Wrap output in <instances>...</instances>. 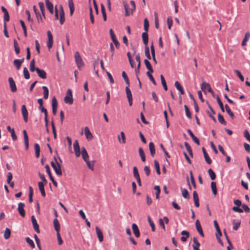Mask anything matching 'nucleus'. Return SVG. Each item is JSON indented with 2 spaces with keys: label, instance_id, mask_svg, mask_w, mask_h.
I'll use <instances>...</instances> for the list:
<instances>
[{
  "label": "nucleus",
  "instance_id": "44",
  "mask_svg": "<svg viewBox=\"0 0 250 250\" xmlns=\"http://www.w3.org/2000/svg\"><path fill=\"white\" fill-rule=\"evenodd\" d=\"M11 230L8 228H6L4 231V237L5 239H8L10 237Z\"/></svg>",
  "mask_w": 250,
  "mask_h": 250
},
{
  "label": "nucleus",
  "instance_id": "31",
  "mask_svg": "<svg viewBox=\"0 0 250 250\" xmlns=\"http://www.w3.org/2000/svg\"><path fill=\"white\" fill-rule=\"evenodd\" d=\"M250 38V32H247L245 34V37L242 41V46H245L246 45L247 42L249 40Z\"/></svg>",
  "mask_w": 250,
  "mask_h": 250
},
{
  "label": "nucleus",
  "instance_id": "23",
  "mask_svg": "<svg viewBox=\"0 0 250 250\" xmlns=\"http://www.w3.org/2000/svg\"><path fill=\"white\" fill-rule=\"evenodd\" d=\"M7 130L11 133V137L13 141H16L17 140V136L15 134V130L14 128H12L10 126L8 125L7 126Z\"/></svg>",
  "mask_w": 250,
  "mask_h": 250
},
{
  "label": "nucleus",
  "instance_id": "39",
  "mask_svg": "<svg viewBox=\"0 0 250 250\" xmlns=\"http://www.w3.org/2000/svg\"><path fill=\"white\" fill-rule=\"evenodd\" d=\"M218 120L220 124L224 125H226L227 122L225 120L223 116L220 113L218 114Z\"/></svg>",
  "mask_w": 250,
  "mask_h": 250
},
{
  "label": "nucleus",
  "instance_id": "9",
  "mask_svg": "<svg viewBox=\"0 0 250 250\" xmlns=\"http://www.w3.org/2000/svg\"><path fill=\"white\" fill-rule=\"evenodd\" d=\"M21 113L24 122L27 123L28 122V113L26 109V106L24 104L22 105L21 106Z\"/></svg>",
  "mask_w": 250,
  "mask_h": 250
},
{
  "label": "nucleus",
  "instance_id": "61",
  "mask_svg": "<svg viewBox=\"0 0 250 250\" xmlns=\"http://www.w3.org/2000/svg\"><path fill=\"white\" fill-rule=\"evenodd\" d=\"M146 75L147 76H148V77L149 78V80L151 81V82L154 84V85H156V81H155L153 76L151 75V74H150V73H149V72H146Z\"/></svg>",
  "mask_w": 250,
  "mask_h": 250
},
{
  "label": "nucleus",
  "instance_id": "41",
  "mask_svg": "<svg viewBox=\"0 0 250 250\" xmlns=\"http://www.w3.org/2000/svg\"><path fill=\"white\" fill-rule=\"evenodd\" d=\"M160 78H161V83H162V84L164 87V90L166 91L167 90V85L166 80L164 78V77L163 76V75H161Z\"/></svg>",
  "mask_w": 250,
  "mask_h": 250
},
{
  "label": "nucleus",
  "instance_id": "34",
  "mask_svg": "<svg viewBox=\"0 0 250 250\" xmlns=\"http://www.w3.org/2000/svg\"><path fill=\"white\" fill-rule=\"evenodd\" d=\"M181 192L182 196L185 199H189L190 196L189 195L188 191L185 188H181Z\"/></svg>",
  "mask_w": 250,
  "mask_h": 250
},
{
  "label": "nucleus",
  "instance_id": "7",
  "mask_svg": "<svg viewBox=\"0 0 250 250\" xmlns=\"http://www.w3.org/2000/svg\"><path fill=\"white\" fill-rule=\"evenodd\" d=\"M25 205L23 203L20 202L18 204V211L20 215L22 217L24 218L25 216V211L24 209Z\"/></svg>",
  "mask_w": 250,
  "mask_h": 250
},
{
  "label": "nucleus",
  "instance_id": "19",
  "mask_svg": "<svg viewBox=\"0 0 250 250\" xmlns=\"http://www.w3.org/2000/svg\"><path fill=\"white\" fill-rule=\"evenodd\" d=\"M23 61L24 58H22L21 59H15L14 61V64L17 70H19L20 68L21 63L23 62Z\"/></svg>",
  "mask_w": 250,
  "mask_h": 250
},
{
  "label": "nucleus",
  "instance_id": "42",
  "mask_svg": "<svg viewBox=\"0 0 250 250\" xmlns=\"http://www.w3.org/2000/svg\"><path fill=\"white\" fill-rule=\"evenodd\" d=\"M145 53L146 56L147 58V59L150 60L151 56H150V52H149V48L148 46H147V44L146 45H145Z\"/></svg>",
  "mask_w": 250,
  "mask_h": 250
},
{
  "label": "nucleus",
  "instance_id": "17",
  "mask_svg": "<svg viewBox=\"0 0 250 250\" xmlns=\"http://www.w3.org/2000/svg\"><path fill=\"white\" fill-rule=\"evenodd\" d=\"M36 72L38 74L39 77L41 78L45 79L46 78V73L44 70H42L39 69V68H37Z\"/></svg>",
  "mask_w": 250,
  "mask_h": 250
},
{
  "label": "nucleus",
  "instance_id": "29",
  "mask_svg": "<svg viewBox=\"0 0 250 250\" xmlns=\"http://www.w3.org/2000/svg\"><path fill=\"white\" fill-rule=\"evenodd\" d=\"M68 6L70 10V15L72 16L75 10L73 0H68Z\"/></svg>",
  "mask_w": 250,
  "mask_h": 250
},
{
  "label": "nucleus",
  "instance_id": "45",
  "mask_svg": "<svg viewBox=\"0 0 250 250\" xmlns=\"http://www.w3.org/2000/svg\"><path fill=\"white\" fill-rule=\"evenodd\" d=\"M35 60L32 59L30 63V70L31 72L36 71L37 68L35 66Z\"/></svg>",
  "mask_w": 250,
  "mask_h": 250
},
{
  "label": "nucleus",
  "instance_id": "46",
  "mask_svg": "<svg viewBox=\"0 0 250 250\" xmlns=\"http://www.w3.org/2000/svg\"><path fill=\"white\" fill-rule=\"evenodd\" d=\"M155 168L156 170V172L158 175H160L161 174V171L160 169V166L157 160H154V162Z\"/></svg>",
  "mask_w": 250,
  "mask_h": 250
},
{
  "label": "nucleus",
  "instance_id": "25",
  "mask_svg": "<svg viewBox=\"0 0 250 250\" xmlns=\"http://www.w3.org/2000/svg\"><path fill=\"white\" fill-rule=\"evenodd\" d=\"M45 2L47 8L49 11L50 13L53 14L54 12L53 4L50 2L49 0H45Z\"/></svg>",
  "mask_w": 250,
  "mask_h": 250
},
{
  "label": "nucleus",
  "instance_id": "40",
  "mask_svg": "<svg viewBox=\"0 0 250 250\" xmlns=\"http://www.w3.org/2000/svg\"><path fill=\"white\" fill-rule=\"evenodd\" d=\"M42 88L43 90V98L45 99H47L48 98V95H49L48 89L45 86H43Z\"/></svg>",
  "mask_w": 250,
  "mask_h": 250
},
{
  "label": "nucleus",
  "instance_id": "38",
  "mask_svg": "<svg viewBox=\"0 0 250 250\" xmlns=\"http://www.w3.org/2000/svg\"><path fill=\"white\" fill-rule=\"evenodd\" d=\"M189 174H190V178L191 183L193 188H196V185L195 181L192 170L189 171Z\"/></svg>",
  "mask_w": 250,
  "mask_h": 250
},
{
  "label": "nucleus",
  "instance_id": "54",
  "mask_svg": "<svg viewBox=\"0 0 250 250\" xmlns=\"http://www.w3.org/2000/svg\"><path fill=\"white\" fill-rule=\"evenodd\" d=\"M133 176L136 179L140 177L139 173L136 167H133Z\"/></svg>",
  "mask_w": 250,
  "mask_h": 250
},
{
  "label": "nucleus",
  "instance_id": "58",
  "mask_svg": "<svg viewBox=\"0 0 250 250\" xmlns=\"http://www.w3.org/2000/svg\"><path fill=\"white\" fill-rule=\"evenodd\" d=\"M234 72L238 76V77L239 78V79L242 82H243L244 81V77L242 75L240 71H239L238 70H234Z\"/></svg>",
  "mask_w": 250,
  "mask_h": 250
},
{
  "label": "nucleus",
  "instance_id": "60",
  "mask_svg": "<svg viewBox=\"0 0 250 250\" xmlns=\"http://www.w3.org/2000/svg\"><path fill=\"white\" fill-rule=\"evenodd\" d=\"M148 222L149 223V225L151 228V230L152 231H155V225L153 223V222L151 220L150 216H148Z\"/></svg>",
  "mask_w": 250,
  "mask_h": 250
},
{
  "label": "nucleus",
  "instance_id": "3",
  "mask_svg": "<svg viewBox=\"0 0 250 250\" xmlns=\"http://www.w3.org/2000/svg\"><path fill=\"white\" fill-rule=\"evenodd\" d=\"M131 8L129 9L128 5L126 3L124 2V7L125 11V16H128L133 14V11L135 10V3L133 0H131L130 2Z\"/></svg>",
  "mask_w": 250,
  "mask_h": 250
},
{
  "label": "nucleus",
  "instance_id": "43",
  "mask_svg": "<svg viewBox=\"0 0 250 250\" xmlns=\"http://www.w3.org/2000/svg\"><path fill=\"white\" fill-rule=\"evenodd\" d=\"M29 202L31 203L33 202V189L32 187L30 186L29 188Z\"/></svg>",
  "mask_w": 250,
  "mask_h": 250
},
{
  "label": "nucleus",
  "instance_id": "35",
  "mask_svg": "<svg viewBox=\"0 0 250 250\" xmlns=\"http://www.w3.org/2000/svg\"><path fill=\"white\" fill-rule=\"evenodd\" d=\"M232 223L233 225V229L235 230H238L241 224L240 221H236L235 220H233L232 221Z\"/></svg>",
  "mask_w": 250,
  "mask_h": 250
},
{
  "label": "nucleus",
  "instance_id": "37",
  "mask_svg": "<svg viewBox=\"0 0 250 250\" xmlns=\"http://www.w3.org/2000/svg\"><path fill=\"white\" fill-rule=\"evenodd\" d=\"M101 11H102V13L103 17V19H104V21H106L107 17H106V14L104 6V4L103 3H101Z\"/></svg>",
  "mask_w": 250,
  "mask_h": 250
},
{
  "label": "nucleus",
  "instance_id": "12",
  "mask_svg": "<svg viewBox=\"0 0 250 250\" xmlns=\"http://www.w3.org/2000/svg\"><path fill=\"white\" fill-rule=\"evenodd\" d=\"M25 148L26 150H27L29 148V139L27 132L25 130H23V131Z\"/></svg>",
  "mask_w": 250,
  "mask_h": 250
},
{
  "label": "nucleus",
  "instance_id": "20",
  "mask_svg": "<svg viewBox=\"0 0 250 250\" xmlns=\"http://www.w3.org/2000/svg\"><path fill=\"white\" fill-rule=\"evenodd\" d=\"M44 184L42 182H38V186L39 190L41 193V195L42 197H44L46 196L45 190H44Z\"/></svg>",
  "mask_w": 250,
  "mask_h": 250
},
{
  "label": "nucleus",
  "instance_id": "11",
  "mask_svg": "<svg viewBox=\"0 0 250 250\" xmlns=\"http://www.w3.org/2000/svg\"><path fill=\"white\" fill-rule=\"evenodd\" d=\"M8 82L9 83L10 88L11 89V91L12 92H15L17 91V87L15 83V81H14L12 77H9L8 78Z\"/></svg>",
  "mask_w": 250,
  "mask_h": 250
},
{
  "label": "nucleus",
  "instance_id": "49",
  "mask_svg": "<svg viewBox=\"0 0 250 250\" xmlns=\"http://www.w3.org/2000/svg\"><path fill=\"white\" fill-rule=\"evenodd\" d=\"M122 77L124 78L127 85H128V86H129V80L126 73L125 71H123L122 72Z\"/></svg>",
  "mask_w": 250,
  "mask_h": 250
},
{
  "label": "nucleus",
  "instance_id": "26",
  "mask_svg": "<svg viewBox=\"0 0 250 250\" xmlns=\"http://www.w3.org/2000/svg\"><path fill=\"white\" fill-rule=\"evenodd\" d=\"M149 149L151 155L154 157L155 154V148L153 142H150L149 143Z\"/></svg>",
  "mask_w": 250,
  "mask_h": 250
},
{
  "label": "nucleus",
  "instance_id": "30",
  "mask_svg": "<svg viewBox=\"0 0 250 250\" xmlns=\"http://www.w3.org/2000/svg\"><path fill=\"white\" fill-rule=\"evenodd\" d=\"M34 149L35 150V156L36 158H38L40 157V147L38 144L36 143L34 144Z\"/></svg>",
  "mask_w": 250,
  "mask_h": 250
},
{
  "label": "nucleus",
  "instance_id": "52",
  "mask_svg": "<svg viewBox=\"0 0 250 250\" xmlns=\"http://www.w3.org/2000/svg\"><path fill=\"white\" fill-rule=\"evenodd\" d=\"M39 108L40 110H41V111L42 112H43L44 113V121L45 120H48V119H47V116H48V114H47V110L46 108H45L43 106L42 107H39Z\"/></svg>",
  "mask_w": 250,
  "mask_h": 250
},
{
  "label": "nucleus",
  "instance_id": "16",
  "mask_svg": "<svg viewBox=\"0 0 250 250\" xmlns=\"http://www.w3.org/2000/svg\"><path fill=\"white\" fill-rule=\"evenodd\" d=\"M84 134H85L86 138L88 141L91 140L93 138V135L90 131L89 129L87 126H86L84 128Z\"/></svg>",
  "mask_w": 250,
  "mask_h": 250
},
{
  "label": "nucleus",
  "instance_id": "53",
  "mask_svg": "<svg viewBox=\"0 0 250 250\" xmlns=\"http://www.w3.org/2000/svg\"><path fill=\"white\" fill-rule=\"evenodd\" d=\"M121 136L122 137V141H121L120 137L118 136V140L120 143L125 144V136L124 132H121Z\"/></svg>",
  "mask_w": 250,
  "mask_h": 250
},
{
  "label": "nucleus",
  "instance_id": "55",
  "mask_svg": "<svg viewBox=\"0 0 250 250\" xmlns=\"http://www.w3.org/2000/svg\"><path fill=\"white\" fill-rule=\"evenodd\" d=\"M45 168L46 169V171L47 173L48 174V176L49 177L50 179L51 180L53 178H54L53 177L52 175V174H51V171H50V167H49V165H46L45 166Z\"/></svg>",
  "mask_w": 250,
  "mask_h": 250
},
{
  "label": "nucleus",
  "instance_id": "33",
  "mask_svg": "<svg viewBox=\"0 0 250 250\" xmlns=\"http://www.w3.org/2000/svg\"><path fill=\"white\" fill-rule=\"evenodd\" d=\"M211 188L213 195L215 196L217 194V190L216 188V184L215 182L212 181L211 182Z\"/></svg>",
  "mask_w": 250,
  "mask_h": 250
},
{
  "label": "nucleus",
  "instance_id": "27",
  "mask_svg": "<svg viewBox=\"0 0 250 250\" xmlns=\"http://www.w3.org/2000/svg\"><path fill=\"white\" fill-rule=\"evenodd\" d=\"M193 244L192 245L193 248L194 250H200L199 248L200 246V243L198 241L197 238L194 237L193 238Z\"/></svg>",
  "mask_w": 250,
  "mask_h": 250
},
{
  "label": "nucleus",
  "instance_id": "13",
  "mask_svg": "<svg viewBox=\"0 0 250 250\" xmlns=\"http://www.w3.org/2000/svg\"><path fill=\"white\" fill-rule=\"evenodd\" d=\"M195 226H196V229L198 231V232H199V233L200 234V235L202 237H204V232H203V231L202 229V228L201 227V225L200 224V221L199 220H196V222H195Z\"/></svg>",
  "mask_w": 250,
  "mask_h": 250
},
{
  "label": "nucleus",
  "instance_id": "14",
  "mask_svg": "<svg viewBox=\"0 0 250 250\" xmlns=\"http://www.w3.org/2000/svg\"><path fill=\"white\" fill-rule=\"evenodd\" d=\"M31 221H32V224H33V228L35 229V230L37 232V233H40V229H39V225L37 223V222L34 217V215H32L31 216Z\"/></svg>",
  "mask_w": 250,
  "mask_h": 250
},
{
  "label": "nucleus",
  "instance_id": "48",
  "mask_svg": "<svg viewBox=\"0 0 250 250\" xmlns=\"http://www.w3.org/2000/svg\"><path fill=\"white\" fill-rule=\"evenodd\" d=\"M154 189L156 191V198L158 199L160 198V194L161 192L160 188L159 186H155Z\"/></svg>",
  "mask_w": 250,
  "mask_h": 250
},
{
  "label": "nucleus",
  "instance_id": "15",
  "mask_svg": "<svg viewBox=\"0 0 250 250\" xmlns=\"http://www.w3.org/2000/svg\"><path fill=\"white\" fill-rule=\"evenodd\" d=\"M132 229L133 232L134 234L135 235V236L137 238L139 237L140 236V232L139 228L136 224L133 223L132 225Z\"/></svg>",
  "mask_w": 250,
  "mask_h": 250
},
{
  "label": "nucleus",
  "instance_id": "1",
  "mask_svg": "<svg viewBox=\"0 0 250 250\" xmlns=\"http://www.w3.org/2000/svg\"><path fill=\"white\" fill-rule=\"evenodd\" d=\"M144 30L145 32L142 33V37L143 43L146 45L148 42V31L149 29V22L146 18L144 20Z\"/></svg>",
  "mask_w": 250,
  "mask_h": 250
},
{
  "label": "nucleus",
  "instance_id": "28",
  "mask_svg": "<svg viewBox=\"0 0 250 250\" xmlns=\"http://www.w3.org/2000/svg\"><path fill=\"white\" fill-rule=\"evenodd\" d=\"M53 224L55 230L57 232H60V223L57 218H55L53 220Z\"/></svg>",
  "mask_w": 250,
  "mask_h": 250
},
{
  "label": "nucleus",
  "instance_id": "4",
  "mask_svg": "<svg viewBox=\"0 0 250 250\" xmlns=\"http://www.w3.org/2000/svg\"><path fill=\"white\" fill-rule=\"evenodd\" d=\"M65 103L69 104H72L73 103V99L72 97V90L70 89H68L66 92V95L64 98Z\"/></svg>",
  "mask_w": 250,
  "mask_h": 250
},
{
  "label": "nucleus",
  "instance_id": "32",
  "mask_svg": "<svg viewBox=\"0 0 250 250\" xmlns=\"http://www.w3.org/2000/svg\"><path fill=\"white\" fill-rule=\"evenodd\" d=\"M139 153L140 156L141 157V160L143 162H145L146 161V156H145V154L144 151V150L142 147H139Z\"/></svg>",
  "mask_w": 250,
  "mask_h": 250
},
{
  "label": "nucleus",
  "instance_id": "8",
  "mask_svg": "<svg viewBox=\"0 0 250 250\" xmlns=\"http://www.w3.org/2000/svg\"><path fill=\"white\" fill-rule=\"evenodd\" d=\"M129 87V86L127 85V86L125 87V92L126 94V97L128 101L129 105V106H131L132 105V95Z\"/></svg>",
  "mask_w": 250,
  "mask_h": 250
},
{
  "label": "nucleus",
  "instance_id": "50",
  "mask_svg": "<svg viewBox=\"0 0 250 250\" xmlns=\"http://www.w3.org/2000/svg\"><path fill=\"white\" fill-rule=\"evenodd\" d=\"M127 56L128 59V61L130 63V65L132 68H133L134 66V62L133 60L131 58V54L129 52L127 53Z\"/></svg>",
  "mask_w": 250,
  "mask_h": 250
},
{
  "label": "nucleus",
  "instance_id": "64",
  "mask_svg": "<svg viewBox=\"0 0 250 250\" xmlns=\"http://www.w3.org/2000/svg\"><path fill=\"white\" fill-rule=\"evenodd\" d=\"M244 136L248 140L250 143V134L247 130H245L244 131Z\"/></svg>",
  "mask_w": 250,
  "mask_h": 250
},
{
  "label": "nucleus",
  "instance_id": "21",
  "mask_svg": "<svg viewBox=\"0 0 250 250\" xmlns=\"http://www.w3.org/2000/svg\"><path fill=\"white\" fill-rule=\"evenodd\" d=\"M193 198L195 206L196 207H199V197L197 192L196 191H194L193 192Z\"/></svg>",
  "mask_w": 250,
  "mask_h": 250
},
{
  "label": "nucleus",
  "instance_id": "36",
  "mask_svg": "<svg viewBox=\"0 0 250 250\" xmlns=\"http://www.w3.org/2000/svg\"><path fill=\"white\" fill-rule=\"evenodd\" d=\"M14 46L16 54L18 55L20 52V48L17 41L15 39L14 40Z\"/></svg>",
  "mask_w": 250,
  "mask_h": 250
},
{
  "label": "nucleus",
  "instance_id": "51",
  "mask_svg": "<svg viewBox=\"0 0 250 250\" xmlns=\"http://www.w3.org/2000/svg\"><path fill=\"white\" fill-rule=\"evenodd\" d=\"M26 242L30 245L32 248H35V245L33 241L29 237H26L25 238Z\"/></svg>",
  "mask_w": 250,
  "mask_h": 250
},
{
  "label": "nucleus",
  "instance_id": "2",
  "mask_svg": "<svg viewBox=\"0 0 250 250\" xmlns=\"http://www.w3.org/2000/svg\"><path fill=\"white\" fill-rule=\"evenodd\" d=\"M55 162L52 161L51 162V166L53 168L55 173L58 176H61L62 172L61 169V165L58 162L57 158L55 156L54 157Z\"/></svg>",
  "mask_w": 250,
  "mask_h": 250
},
{
  "label": "nucleus",
  "instance_id": "24",
  "mask_svg": "<svg viewBox=\"0 0 250 250\" xmlns=\"http://www.w3.org/2000/svg\"><path fill=\"white\" fill-rule=\"evenodd\" d=\"M174 85L181 95H184L185 94V91L182 86L178 81L175 82Z\"/></svg>",
  "mask_w": 250,
  "mask_h": 250
},
{
  "label": "nucleus",
  "instance_id": "5",
  "mask_svg": "<svg viewBox=\"0 0 250 250\" xmlns=\"http://www.w3.org/2000/svg\"><path fill=\"white\" fill-rule=\"evenodd\" d=\"M75 59L78 67L79 69H80L81 67L84 65V63L80 55V53L78 51H76L75 53Z\"/></svg>",
  "mask_w": 250,
  "mask_h": 250
},
{
  "label": "nucleus",
  "instance_id": "56",
  "mask_svg": "<svg viewBox=\"0 0 250 250\" xmlns=\"http://www.w3.org/2000/svg\"><path fill=\"white\" fill-rule=\"evenodd\" d=\"M39 5L41 11L42 12V15L44 18H45V14H44V4L42 2H40L39 3Z\"/></svg>",
  "mask_w": 250,
  "mask_h": 250
},
{
  "label": "nucleus",
  "instance_id": "62",
  "mask_svg": "<svg viewBox=\"0 0 250 250\" xmlns=\"http://www.w3.org/2000/svg\"><path fill=\"white\" fill-rule=\"evenodd\" d=\"M39 175L40 177V178L42 179V183H43L44 184V185H46L47 183V180L46 179L45 177V176L44 175V174H42L40 172H39Z\"/></svg>",
  "mask_w": 250,
  "mask_h": 250
},
{
  "label": "nucleus",
  "instance_id": "10",
  "mask_svg": "<svg viewBox=\"0 0 250 250\" xmlns=\"http://www.w3.org/2000/svg\"><path fill=\"white\" fill-rule=\"evenodd\" d=\"M47 35L48 37V42L47 43V45L48 49H50L53 46V36L50 31H48L47 32Z\"/></svg>",
  "mask_w": 250,
  "mask_h": 250
},
{
  "label": "nucleus",
  "instance_id": "18",
  "mask_svg": "<svg viewBox=\"0 0 250 250\" xmlns=\"http://www.w3.org/2000/svg\"><path fill=\"white\" fill-rule=\"evenodd\" d=\"M95 229L99 241L100 242H103L104 240V236L102 231L98 227H96Z\"/></svg>",
  "mask_w": 250,
  "mask_h": 250
},
{
  "label": "nucleus",
  "instance_id": "47",
  "mask_svg": "<svg viewBox=\"0 0 250 250\" xmlns=\"http://www.w3.org/2000/svg\"><path fill=\"white\" fill-rule=\"evenodd\" d=\"M208 173L212 180H214L216 178V174L212 169L209 168L208 170Z\"/></svg>",
  "mask_w": 250,
  "mask_h": 250
},
{
  "label": "nucleus",
  "instance_id": "6",
  "mask_svg": "<svg viewBox=\"0 0 250 250\" xmlns=\"http://www.w3.org/2000/svg\"><path fill=\"white\" fill-rule=\"evenodd\" d=\"M201 89L204 92H206V90L208 89V92L210 93L213 97H215V94L214 93L213 91L211 89L210 84L206 82H204L201 85Z\"/></svg>",
  "mask_w": 250,
  "mask_h": 250
},
{
  "label": "nucleus",
  "instance_id": "57",
  "mask_svg": "<svg viewBox=\"0 0 250 250\" xmlns=\"http://www.w3.org/2000/svg\"><path fill=\"white\" fill-rule=\"evenodd\" d=\"M23 75L25 79H29L30 78V74L28 70L26 67L23 68Z\"/></svg>",
  "mask_w": 250,
  "mask_h": 250
},
{
  "label": "nucleus",
  "instance_id": "59",
  "mask_svg": "<svg viewBox=\"0 0 250 250\" xmlns=\"http://www.w3.org/2000/svg\"><path fill=\"white\" fill-rule=\"evenodd\" d=\"M34 237L35 238V241L36 242V244L37 245V246L40 250H42L41 246L40 245V240L38 238V236L36 234H35L34 236Z\"/></svg>",
  "mask_w": 250,
  "mask_h": 250
},
{
  "label": "nucleus",
  "instance_id": "22",
  "mask_svg": "<svg viewBox=\"0 0 250 250\" xmlns=\"http://www.w3.org/2000/svg\"><path fill=\"white\" fill-rule=\"evenodd\" d=\"M60 22L61 24H63L65 21L64 12L63 10L62 6L60 7Z\"/></svg>",
  "mask_w": 250,
  "mask_h": 250
},
{
  "label": "nucleus",
  "instance_id": "63",
  "mask_svg": "<svg viewBox=\"0 0 250 250\" xmlns=\"http://www.w3.org/2000/svg\"><path fill=\"white\" fill-rule=\"evenodd\" d=\"M52 107L54 108H57L58 107V102L55 97L52 99Z\"/></svg>",
  "mask_w": 250,
  "mask_h": 250
}]
</instances>
